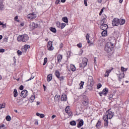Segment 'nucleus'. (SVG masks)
<instances>
[{
	"label": "nucleus",
	"instance_id": "f257e3e1",
	"mask_svg": "<svg viewBox=\"0 0 129 129\" xmlns=\"http://www.w3.org/2000/svg\"><path fill=\"white\" fill-rule=\"evenodd\" d=\"M106 18V15L102 16L101 20L100 22V24L101 25L100 29L103 31H106L107 30V28H108L107 24H105L107 22Z\"/></svg>",
	"mask_w": 129,
	"mask_h": 129
},
{
	"label": "nucleus",
	"instance_id": "f03ea898",
	"mask_svg": "<svg viewBox=\"0 0 129 129\" xmlns=\"http://www.w3.org/2000/svg\"><path fill=\"white\" fill-rule=\"evenodd\" d=\"M18 42H27L29 40V36L27 34L19 35L17 37Z\"/></svg>",
	"mask_w": 129,
	"mask_h": 129
},
{
	"label": "nucleus",
	"instance_id": "7ed1b4c3",
	"mask_svg": "<svg viewBox=\"0 0 129 129\" xmlns=\"http://www.w3.org/2000/svg\"><path fill=\"white\" fill-rule=\"evenodd\" d=\"M113 48V44H112L111 42H108L105 46V51L109 53V52H111V51H112Z\"/></svg>",
	"mask_w": 129,
	"mask_h": 129
},
{
	"label": "nucleus",
	"instance_id": "20e7f679",
	"mask_svg": "<svg viewBox=\"0 0 129 129\" xmlns=\"http://www.w3.org/2000/svg\"><path fill=\"white\" fill-rule=\"evenodd\" d=\"M107 114H106L103 116V118H104L107 120L111 119L113 117V112L108 111H107Z\"/></svg>",
	"mask_w": 129,
	"mask_h": 129
},
{
	"label": "nucleus",
	"instance_id": "39448f33",
	"mask_svg": "<svg viewBox=\"0 0 129 129\" xmlns=\"http://www.w3.org/2000/svg\"><path fill=\"white\" fill-rule=\"evenodd\" d=\"M36 18H37V14L34 12L29 14L27 15V19L29 20H33V19H36Z\"/></svg>",
	"mask_w": 129,
	"mask_h": 129
},
{
	"label": "nucleus",
	"instance_id": "423d86ee",
	"mask_svg": "<svg viewBox=\"0 0 129 129\" xmlns=\"http://www.w3.org/2000/svg\"><path fill=\"white\" fill-rule=\"evenodd\" d=\"M88 98L86 96H84L82 101V103L84 106H86V105H88L89 103Z\"/></svg>",
	"mask_w": 129,
	"mask_h": 129
},
{
	"label": "nucleus",
	"instance_id": "0eeeda50",
	"mask_svg": "<svg viewBox=\"0 0 129 129\" xmlns=\"http://www.w3.org/2000/svg\"><path fill=\"white\" fill-rule=\"evenodd\" d=\"M47 49L49 51H52V50H54V47H53V42H52V41H48L47 44Z\"/></svg>",
	"mask_w": 129,
	"mask_h": 129
},
{
	"label": "nucleus",
	"instance_id": "6e6552de",
	"mask_svg": "<svg viewBox=\"0 0 129 129\" xmlns=\"http://www.w3.org/2000/svg\"><path fill=\"white\" fill-rule=\"evenodd\" d=\"M88 84L90 86H92L94 84V82L93 81V78L92 76H89L88 78Z\"/></svg>",
	"mask_w": 129,
	"mask_h": 129
},
{
	"label": "nucleus",
	"instance_id": "1a4fd4ad",
	"mask_svg": "<svg viewBox=\"0 0 129 129\" xmlns=\"http://www.w3.org/2000/svg\"><path fill=\"white\" fill-rule=\"evenodd\" d=\"M87 65V58H84L83 59V62L82 64H80V67L84 68V67H86Z\"/></svg>",
	"mask_w": 129,
	"mask_h": 129
},
{
	"label": "nucleus",
	"instance_id": "9d476101",
	"mask_svg": "<svg viewBox=\"0 0 129 129\" xmlns=\"http://www.w3.org/2000/svg\"><path fill=\"white\" fill-rule=\"evenodd\" d=\"M112 26H118L119 25V19L115 18L113 20L112 22Z\"/></svg>",
	"mask_w": 129,
	"mask_h": 129
},
{
	"label": "nucleus",
	"instance_id": "9b49d317",
	"mask_svg": "<svg viewBox=\"0 0 129 129\" xmlns=\"http://www.w3.org/2000/svg\"><path fill=\"white\" fill-rule=\"evenodd\" d=\"M108 92V89L105 88V89H103V90L102 92H100L99 94L100 96H102V95H106Z\"/></svg>",
	"mask_w": 129,
	"mask_h": 129
},
{
	"label": "nucleus",
	"instance_id": "f8f14e48",
	"mask_svg": "<svg viewBox=\"0 0 129 129\" xmlns=\"http://www.w3.org/2000/svg\"><path fill=\"white\" fill-rule=\"evenodd\" d=\"M28 95V91L24 90L21 92V96L23 98H26Z\"/></svg>",
	"mask_w": 129,
	"mask_h": 129
},
{
	"label": "nucleus",
	"instance_id": "ddd939ff",
	"mask_svg": "<svg viewBox=\"0 0 129 129\" xmlns=\"http://www.w3.org/2000/svg\"><path fill=\"white\" fill-rule=\"evenodd\" d=\"M30 45L27 44L25 45L24 48L22 49V52H27V50L30 49Z\"/></svg>",
	"mask_w": 129,
	"mask_h": 129
},
{
	"label": "nucleus",
	"instance_id": "4468645a",
	"mask_svg": "<svg viewBox=\"0 0 129 129\" xmlns=\"http://www.w3.org/2000/svg\"><path fill=\"white\" fill-rule=\"evenodd\" d=\"M104 121H105L104 123V127L105 128H107V126H108V120H107V119H104L103 118Z\"/></svg>",
	"mask_w": 129,
	"mask_h": 129
},
{
	"label": "nucleus",
	"instance_id": "2eb2a0df",
	"mask_svg": "<svg viewBox=\"0 0 129 129\" xmlns=\"http://www.w3.org/2000/svg\"><path fill=\"white\" fill-rule=\"evenodd\" d=\"M100 126H101V121L99 120L96 124V127L97 128H100Z\"/></svg>",
	"mask_w": 129,
	"mask_h": 129
},
{
	"label": "nucleus",
	"instance_id": "dca6fc26",
	"mask_svg": "<svg viewBox=\"0 0 129 129\" xmlns=\"http://www.w3.org/2000/svg\"><path fill=\"white\" fill-rule=\"evenodd\" d=\"M53 78V76L52 74L48 75L47 77V80L49 82L52 80Z\"/></svg>",
	"mask_w": 129,
	"mask_h": 129
},
{
	"label": "nucleus",
	"instance_id": "f3484780",
	"mask_svg": "<svg viewBox=\"0 0 129 129\" xmlns=\"http://www.w3.org/2000/svg\"><path fill=\"white\" fill-rule=\"evenodd\" d=\"M70 68L71 70L74 72V71H76V67H75V66L74 64H70Z\"/></svg>",
	"mask_w": 129,
	"mask_h": 129
},
{
	"label": "nucleus",
	"instance_id": "a211bd4d",
	"mask_svg": "<svg viewBox=\"0 0 129 129\" xmlns=\"http://www.w3.org/2000/svg\"><path fill=\"white\" fill-rule=\"evenodd\" d=\"M61 99L62 101H66L67 100V96L66 95H62Z\"/></svg>",
	"mask_w": 129,
	"mask_h": 129
},
{
	"label": "nucleus",
	"instance_id": "6ab92c4d",
	"mask_svg": "<svg viewBox=\"0 0 129 129\" xmlns=\"http://www.w3.org/2000/svg\"><path fill=\"white\" fill-rule=\"evenodd\" d=\"M101 35L102 37H106L107 36V30H103L101 33Z\"/></svg>",
	"mask_w": 129,
	"mask_h": 129
},
{
	"label": "nucleus",
	"instance_id": "aec40b11",
	"mask_svg": "<svg viewBox=\"0 0 129 129\" xmlns=\"http://www.w3.org/2000/svg\"><path fill=\"white\" fill-rule=\"evenodd\" d=\"M125 23V20H124V19H119V25H124Z\"/></svg>",
	"mask_w": 129,
	"mask_h": 129
},
{
	"label": "nucleus",
	"instance_id": "412c9836",
	"mask_svg": "<svg viewBox=\"0 0 129 129\" xmlns=\"http://www.w3.org/2000/svg\"><path fill=\"white\" fill-rule=\"evenodd\" d=\"M84 123V122L83 121V120H81L79 121V124H78V127H81V126L83 125Z\"/></svg>",
	"mask_w": 129,
	"mask_h": 129
},
{
	"label": "nucleus",
	"instance_id": "4be33fe9",
	"mask_svg": "<svg viewBox=\"0 0 129 129\" xmlns=\"http://www.w3.org/2000/svg\"><path fill=\"white\" fill-rule=\"evenodd\" d=\"M57 62L60 63L62 60V55L59 54L57 57Z\"/></svg>",
	"mask_w": 129,
	"mask_h": 129
},
{
	"label": "nucleus",
	"instance_id": "5701e85b",
	"mask_svg": "<svg viewBox=\"0 0 129 129\" xmlns=\"http://www.w3.org/2000/svg\"><path fill=\"white\" fill-rule=\"evenodd\" d=\"M60 96L56 95L54 97L55 101H59V100H60Z\"/></svg>",
	"mask_w": 129,
	"mask_h": 129
},
{
	"label": "nucleus",
	"instance_id": "b1692460",
	"mask_svg": "<svg viewBox=\"0 0 129 129\" xmlns=\"http://www.w3.org/2000/svg\"><path fill=\"white\" fill-rule=\"evenodd\" d=\"M13 93L14 97H17L18 96V91H17V89H14Z\"/></svg>",
	"mask_w": 129,
	"mask_h": 129
},
{
	"label": "nucleus",
	"instance_id": "393cba45",
	"mask_svg": "<svg viewBox=\"0 0 129 129\" xmlns=\"http://www.w3.org/2000/svg\"><path fill=\"white\" fill-rule=\"evenodd\" d=\"M55 76H56L57 78H60V72H59V71H56L55 72Z\"/></svg>",
	"mask_w": 129,
	"mask_h": 129
},
{
	"label": "nucleus",
	"instance_id": "a878e982",
	"mask_svg": "<svg viewBox=\"0 0 129 129\" xmlns=\"http://www.w3.org/2000/svg\"><path fill=\"white\" fill-rule=\"evenodd\" d=\"M62 21L64 23H68V18H67V17H63Z\"/></svg>",
	"mask_w": 129,
	"mask_h": 129
},
{
	"label": "nucleus",
	"instance_id": "bb28decb",
	"mask_svg": "<svg viewBox=\"0 0 129 129\" xmlns=\"http://www.w3.org/2000/svg\"><path fill=\"white\" fill-rule=\"evenodd\" d=\"M34 100H35V95H32L30 97V102H33Z\"/></svg>",
	"mask_w": 129,
	"mask_h": 129
},
{
	"label": "nucleus",
	"instance_id": "cd10ccee",
	"mask_svg": "<svg viewBox=\"0 0 129 129\" xmlns=\"http://www.w3.org/2000/svg\"><path fill=\"white\" fill-rule=\"evenodd\" d=\"M123 77H124V73L120 74L119 75V79H122V78H123Z\"/></svg>",
	"mask_w": 129,
	"mask_h": 129
},
{
	"label": "nucleus",
	"instance_id": "c85d7f7f",
	"mask_svg": "<svg viewBox=\"0 0 129 129\" xmlns=\"http://www.w3.org/2000/svg\"><path fill=\"white\" fill-rule=\"evenodd\" d=\"M50 30L51 31V32H52V33H56V29L53 27H51L50 28Z\"/></svg>",
	"mask_w": 129,
	"mask_h": 129
},
{
	"label": "nucleus",
	"instance_id": "c756f323",
	"mask_svg": "<svg viewBox=\"0 0 129 129\" xmlns=\"http://www.w3.org/2000/svg\"><path fill=\"white\" fill-rule=\"evenodd\" d=\"M47 62H48V58L47 57H45L44 58V62L43 63V66L46 65V64H47Z\"/></svg>",
	"mask_w": 129,
	"mask_h": 129
},
{
	"label": "nucleus",
	"instance_id": "7c9ffc66",
	"mask_svg": "<svg viewBox=\"0 0 129 129\" xmlns=\"http://www.w3.org/2000/svg\"><path fill=\"white\" fill-rule=\"evenodd\" d=\"M71 125H76V122L75 121H72L70 122Z\"/></svg>",
	"mask_w": 129,
	"mask_h": 129
},
{
	"label": "nucleus",
	"instance_id": "2f4dec72",
	"mask_svg": "<svg viewBox=\"0 0 129 129\" xmlns=\"http://www.w3.org/2000/svg\"><path fill=\"white\" fill-rule=\"evenodd\" d=\"M84 85V82L81 81V83L80 84V86L81 87V89L83 88V86Z\"/></svg>",
	"mask_w": 129,
	"mask_h": 129
},
{
	"label": "nucleus",
	"instance_id": "473e14b6",
	"mask_svg": "<svg viewBox=\"0 0 129 129\" xmlns=\"http://www.w3.org/2000/svg\"><path fill=\"white\" fill-rule=\"evenodd\" d=\"M30 27L32 29H35V23H31V24L30 25Z\"/></svg>",
	"mask_w": 129,
	"mask_h": 129
},
{
	"label": "nucleus",
	"instance_id": "72a5a7b5",
	"mask_svg": "<svg viewBox=\"0 0 129 129\" xmlns=\"http://www.w3.org/2000/svg\"><path fill=\"white\" fill-rule=\"evenodd\" d=\"M5 107H6V104H0V109H2V108H5Z\"/></svg>",
	"mask_w": 129,
	"mask_h": 129
},
{
	"label": "nucleus",
	"instance_id": "f704fd0d",
	"mask_svg": "<svg viewBox=\"0 0 129 129\" xmlns=\"http://www.w3.org/2000/svg\"><path fill=\"white\" fill-rule=\"evenodd\" d=\"M4 9V4L2 1H0V10H3Z\"/></svg>",
	"mask_w": 129,
	"mask_h": 129
},
{
	"label": "nucleus",
	"instance_id": "c9c22d12",
	"mask_svg": "<svg viewBox=\"0 0 129 129\" xmlns=\"http://www.w3.org/2000/svg\"><path fill=\"white\" fill-rule=\"evenodd\" d=\"M66 112H68L69 111H70V107L69 106H68L66 108Z\"/></svg>",
	"mask_w": 129,
	"mask_h": 129
},
{
	"label": "nucleus",
	"instance_id": "e433bc0d",
	"mask_svg": "<svg viewBox=\"0 0 129 129\" xmlns=\"http://www.w3.org/2000/svg\"><path fill=\"white\" fill-rule=\"evenodd\" d=\"M8 40H9V37L7 36L3 38V41L4 42H5V43H7V42H8Z\"/></svg>",
	"mask_w": 129,
	"mask_h": 129
},
{
	"label": "nucleus",
	"instance_id": "4c0bfd02",
	"mask_svg": "<svg viewBox=\"0 0 129 129\" xmlns=\"http://www.w3.org/2000/svg\"><path fill=\"white\" fill-rule=\"evenodd\" d=\"M121 71H122V72H124L127 71V69H125V68H123V67H121Z\"/></svg>",
	"mask_w": 129,
	"mask_h": 129
},
{
	"label": "nucleus",
	"instance_id": "58836bf2",
	"mask_svg": "<svg viewBox=\"0 0 129 129\" xmlns=\"http://www.w3.org/2000/svg\"><path fill=\"white\" fill-rule=\"evenodd\" d=\"M66 26V24L65 23H61V29H64V28H65V27Z\"/></svg>",
	"mask_w": 129,
	"mask_h": 129
},
{
	"label": "nucleus",
	"instance_id": "ea45409f",
	"mask_svg": "<svg viewBox=\"0 0 129 129\" xmlns=\"http://www.w3.org/2000/svg\"><path fill=\"white\" fill-rule=\"evenodd\" d=\"M17 54H18V56H21V55H22V54H23V52H22L21 50H19L17 51Z\"/></svg>",
	"mask_w": 129,
	"mask_h": 129
},
{
	"label": "nucleus",
	"instance_id": "a19ab883",
	"mask_svg": "<svg viewBox=\"0 0 129 129\" xmlns=\"http://www.w3.org/2000/svg\"><path fill=\"white\" fill-rule=\"evenodd\" d=\"M11 119V116L10 115H8L6 117V120L7 121H10Z\"/></svg>",
	"mask_w": 129,
	"mask_h": 129
},
{
	"label": "nucleus",
	"instance_id": "79ce46f5",
	"mask_svg": "<svg viewBox=\"0 0 129 129\" xmlns=\"http://www.w3.org/2000/svg\"><path fill=\"white\" fill-rule=\"evenodd\" d=\"M67 113H68L69 116H72V112H71V111L67 112Z\"/></svg>",
	"mask_w": 129,
	"mask_h": 129
},
{
	"label": "nucleus",
	"instance_id": "37998d69",
	"mask_svg": "<svg viewBox=\"0 0 129 129\" xmlns=\"http://www.w3.org/2000/svg\"><path fill=\"white\" fill-rule=\"evenodd\" d=\"M0 129H7V128L5 126V124H3L0 126Z\"/></svg>",
	"mask_w": 129,
	"mask_h": 129
},
{
	"label": "nucleus",
	"instance_id": "c03bdc74",
	"mask_svg": "<svg viewBox=\"0 0 129 129\" xmlns=\"http://www.w3.org/2000/svg\"><path fill=\"white\" fill-rule=\"evenodd\" d=\"M56 24L58 28H60V27H61V24L59 22H57Z\"/></svg>",
	"mask_w": 129,
	"mask_h": 129
},
{
	"label": "nucleus",
	"instance_id": "a18cd8bd",
	"mask_svg": "<svg viewBox=\"0 0 129 129\" xmlns=\"http://www.w3.org/2000/svg\"><path fill=\"white\" fill-rule=\"evenodd\" d=\"M77 47H78V48H82V44L81 43L78 44Z\"/></svg>",
	"mask_w": 129,
	"mask_h": 129
},
{
	"label": "nucleus",
	"instance_id": "49530a36",
	"mask_svg": "<svg viewBox=\"0 0 129 129\" xmlns=\"http://www.w3.org/2000/svg\"><path fill=\"white\" fill-rule=\"evenodd\" d=\"M59 80L62 81L64 80V77L63 76H61L59 77V78H58Z\"/></svg>",
	"mask_w": 129,
	"mask_h": 129
},
{
	"label": "nucleus",
	"instance_id": "de8ad7c7",
	"mask_svg": "<svg viewBox=\"0 0 129 129\" xmlns=\"http://www.w3.org/2000/svg\"><path fill=\"white\" fill-rule=\"evenodd\" d=\"M101 86L102 85H101V84H98L97 86V89H99V88H101Z\"/></svg>",
	"mask_w": 129,
	"mask_h": 129
},
{
	"label": "nucleus",
	"instance_id": "09e8293b",
	"mask_svg": "<svg viewBox=\"0 0 129 129\" xmlns=\"http://www.w3.org/2000/svg\"><path fill=\"white\" fill-rule=\"evenodd\" d=\"M113 97V95H110L109 96V99L110 100H111V99H112V98Z\"/></svg>",
	"mask_w": 129,
	"mask_h": 129
},
{
	"label": "nucleus",
	"instance_id": "8fccbe9b",
	"mask_svg": "<svg viewBox=\"0 0 129 129\" xmlns=\"http://www.w3.org/2000/svg\"><path fill=\"white\" fill-rule=\"evenodd\" d=\"M18 16H16L14 18L15 21H16V22H20V20H18Z\"/></svg>",
	"mask_w": 129,
	"mask_h": 129
},
{
	"label": "nucleus",
	"instance_id": "3c124183",
	"mask_svg": "<svg viewBox=\"0 0 129 129\" xmlns=\"http://www.w3.org/2000/svg\"><path fill=\"white\" fill-rule=\"evenodd\" d=\"M39 117H40V118H43V117H45V115L44 114H40Z\"/></svg>",
	"mask_w": 129,
	"mask_h": 129
},
{
	"label": "nucleus",
	"instance_id": "603ef678",
	"mask_svg": "<svg viewBox=\"0 0 129 129\" xmlns=\"http://www.w3.org/2000/svg\"><path fill=\"white\" fill-rule=\"evenodd\" d=\"M103 10H104L103 8H102V9L101 10V11H100V13H99V16H101V15H102V13H103Z\"/></svg>",
	"mask_w": 129,
	"mask_h": 129
},
{
	"label": "nucleus",
	"instance_id": "864d4df0",
	"mask_svg": "<svg viewBox=\"0 0 129 129\" xmlns=\"http://www.w3.org/2000/svg\"><path fill=\"white\" fill-rule=\"evenodd\" d=\"M109 76V74L106 72L105 73V77H108Z\"/></svg>",
	"mask_w": 129,
	"mask_h": 129
},
{
	"label": "nucleus",
	"instance_id": "5fc2aeb1",
	"mask_svg": "<svg viewBox=\"0 0 129 129\" xmlns=\"http://www.w3.org/2000/svg\"><path fill=\"white\" fill-rule=\"evenodd\" d=\"M113 69H112L111 70H106V72H107V73H108L109 74V73H110V72H111V71L113 70Z\"/></svg>",
	"mask_w": 129,
	"mask_h": 129
},
{
	"label": "nucleus",
	"instance_id": "6e6d98bb",
	"mask_svg": "<svg viewBox=\"0 0 129 129\" xmlns=\"http://www.w3.org/2000/svg\"><path fill=\"white\" fill-rule=\"evenodd\" d=\"M89 34H87L86 37V40H89Z\"/></svg>",
	"mask_w": 129,
	"mask_h": 129
},
{
	"label": "nucleus",
	"instance_id": "4d7b16f0",
	"mask_svg": "<svg viewBox=\"0 0 129 129\" xmlns=\"http://www.w3.org/2000/svg\"><path fill=\"white\" fill-rule=\"evenodd\" d=\"M84 5L86 7H87V0H84Z\"/></svg>",
	"mask_w": 129,
	"mask_h": 129
},
{
	"label": "nucleus",
	"instance_id": "13d9d810",
	"mask_svg": "<svg viewBox=\"0 0 129 129\" xmlns=\"http://www.w3.org/2000/svg\"><path fill=\"white\" fill-rule=\"evenodd\" d=\"M5 52V49H0V53H4Z\"/></svg>",
	"mask_w": 129,
	"mask_h": 129
},
{
	"label": "nucleus",
	"instance_id": "bf43d9fd",
	"mask_svg": "<svg viewBox=\"0 0 129 129\" xmlns=\"http://www.w3.org/2000/svg\"><path fill=\"white\" fill-rule=\"evenodd\" d=\"M19 89L20 90H23V89H24V86H23V85L20 86Z\"/></svg>",
	"mask_w": 129,
	"mask_h": 129
},
{
	"label": "nucleus",
	"instance_id": "052dcab7",
	"mask_svg": "<svg viewBox=\"0 0 129 129\" xmlns=\"http://www.w3.org/2000/svg\"><path fill=\"white\" fill-rule=\"evenodd\" d=\"M35 77H31L29 79H28V80H27L26 81L28 82V81H30V80H32V79H34V78Z\"/></svg>",
	"mask_w": 129,
	"mask_h": 129
},
{
	"label": "nucleus",
	"instance_id": "680f3d73",
	"mask_svg": "<svg viewBox=\"0 0 129 129\" xmlns=\"http://www.w3.org/2000/svg\"><path fill=\"white\" fill-rule=\"evenodd\" d=\"M17 102L19 105H22L23 104V102H21V101H18Z\"/></svg>",
	"mask_w": 129,
	"mask_h": 129
},
{
	"label": "nucleus",
	"instance_id": "e2e57ef3",
	"mask_svg": "<svg viewBox=\"0 0 129 129\" xmlns=\"http://www.w3.org/2000/svg\"><path fill=\"white\" fill-rule=\"evenodd\" d=\"M7 27V25L3 24L2 25V28H3V29H4V28H6Z\"/></svg>",
	"mask_w": 129,
	"mask_h": 129
},
{
	"label": "nucleus",
	"instance_id": "0e129e2a",
	"mask_svg": "<svg viewBox=\"0 0 129 129\" xmlns=\"http://www.w3.org/2000/svg\"><path fill=\"white\" fill-rule=\"evenodd\" d=\"M60 3V0H57V1H56V2H55V4H56V5H58V4H59Z\"/></svg>",
	"mask_w": 129,
	"mask_h": 129
},
{
	"label": "nucleus",
	"instance_id": "69168bd1",
	"mask_svg": "<svg viewBox=\"0 0 129 129\" xmlns=\"http://www.w3.org/2000/svg\"><path fill=\"white\" fill-rule=\"evenodd\" d=\"M55 117H56V115H53L51 116V118H52V119H54V118H55Z\"/></svg>",
	"mask_w": 129,
	"mask_h": 129
},
{
	"label": "nucleus",
	"instance_id": "338daca9",
	"mask_svg": "<svg viewBox=\"0 0 129 129\" xmlns=\"http://www.w3.org/2000/svg\"><path fill=\"white\" fill-rule=\"evenodd\" d=\"M36 115H37V116H39V117H40V116L41 115V114H40V113H36Z\"/></svg>",
	"mask_w": 129,
	"mask_h": 129
},
{
	"label": "nucleus",
	"instance_id": "774afa93",
	"mask_svg": "<svg viewBox=\"0 0 129 129\" xmlns=\"http://www.w3.org/2000/svg\"><path fill=\"white\" fill-rule=\"evenodd\" d=\"M60 48H63V44L61 43L60 44Z\"/></svg>",
	"mask_w": 129,
	"mask_h": 129
}]
</instances>
